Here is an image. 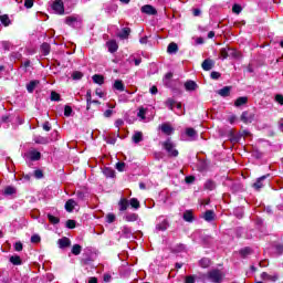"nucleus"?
<instances>
[{"label":"nucleus","mask_w":283,"mask_h":283,"mask_svg":"<svg viewBox=\"0 0 283 283\" xmlns=\"http://www.w3.org/2000/svg\"><path fill=\"white\" fill-rule=\"evenodd\" d=\"M163 148L165 149L167 156L170 158H178V149H176V143L171 140V138L166 139V142L161 143Z\"/></svg>","instance_id":"nucleus-1"},{"label":"nucleus","mask_w":283,"mask_h":283,"mask_svg":"<svg viewBox=\"0 0 283 283\" xmlns=\"http://www.w3.org/2000/svg\"><path fill=\"white\" fill-rule=\"evenodd\" d=\"M205 277H206V280H209V282L220 283V282H222V280H224V273L218 269H213V270L209 271L205 275Z\"/></svg>","instance_id":"nucleus-2"},{"label":"nucleus","mask_w":283,"mask_h":283,"mask_svg":"<svg viewBox=\"0 0 283 283\" xmlns=\"http://www.w3.org/2000/svg\"><path fill=\"white\" fill-rule=\"evenodd\" d=\"M23 158L27 163H34L36 160H41V151L31 148L29 151L24 154Z\"/></svg>","instance_id":"nucleus-3"},{"label":"nucleus","mask_w":283,"mask_h":283,"mask_svg":"<svg viewBox=\"0 0 283 283\" xmlns=\"http://www.w3.org/2000/svg\"><path fill=\"white\" fill-rule=\"evenodd\" d=\"M51 8L55 14L65 13V6L63 4V0H54L51 4Z\"/></svg>","instance_id":"nucleus-4"},{"label":"nucleus","mask_w":283,"mask_h":283,"mask_svg":"<svg viewBox=\"0 0 283 283\" xmlns=\"http://www.w3.org/2000/svg\"><path fill=\"white\" fill-rule=\"evenodd\" d=\"M169 229V221L167 219L160 217L156 224V231H167Z\"/></svg>","instance_id":"nucleus-5"},{"label":"nucleus","mask_w":283,"mask_h":283,"mask_svg":"<svg viewBox=\"0 0 283 283\" xmlns=\"http://www.w3.org/2000/svg\"><path fill=\"white\" fill-rule=\"evenodd\" d=\"M81 23V18L76 15H70L65 19L66 25H72V28H76Z\"/></svg>","instance_id":"nucleus-6"},{"label":"nucleus","mask_w":283,"mask_h":283,"mask_svg":"<svg viewBox=\"0 0 283 283\" xmlns=\"http://www.w3.org/2000/svg\"><path fill=\"white\" fill-rule=\"evenodd\" d=\"M266 178H269V175H264L260 178L256 179V181L253 184V188L256 190V191H260L262 189V187H264V180H266Z\"/></svg>","instance_id":"nucleus-7"},{"label":"nucleus","mask_w":283,"mask_h":283,"mask_svg":"<svg viewBox=\"0 0 283 283\" xmlns=\"http://www.w3.org/2000/svg\"><path fill=\"white\" fill-rule=\"evenodd\" d=\"M186 92H196L198 90V83L189 80L184 84Z\"/></svg>","instance_id":"nucleus-8"},{"label":"nucleus","mask_w":283,"mask_h":283,"mask_svg":"<svg viewBox=\"0 0 283 283\" xmlns=\"http://www.w3.org/2000/svg\"><path fill=\"white\" fill-rule=\"evenodd\" d=\"M57 244L60 249H67V247L72 245V241L67 237H63L62 239L57 240Z\"/></svg>","instance_id":"nucleus-9"},{"label":"nucleus","mask_w":283,"mask_h":283,"mask_svg":"<svg viewBox=\"0 0 283 283\" xmlns=\"http://www.w3.org/2000/svg\"><path fill=\"white\" fill-rule=\"evenodd\" d=\"M261 277L265 281V282H277V280H279V276H277V274H269V273H266V272H263L262 274H261Z\"/></svg>","instance_id":"nucleus-10"},{"label":"nucleus","mask_w":283,"mask_h":283,"mask_svg":"<svg viewBox=\"0 0 283 283\" xmlns=\"http://www.w3.org/2000/svg\"><path fill=\"white\" fill-rule=\"evenodd\" d=\"M159 129H161L163 134H166L167 136H171L174 134V127L167 123L161 124Z\"/></svg>","instance_id":"nucleus-11"},{"label":"nucleus","mask_w":283,"mask_h":283,"mask_svg":"<svg viewBox=\"0 0 283 283\" xmlns=\"http://www.w3.org/2000/svg\"><path fill=\"white\" fill-rule=\"evenodd\" d=\"M234 53H235V51H233L231 49L223 48L220 50V59H222V61H224V59H229V56L233 55Z\"/></svg>","instance_id":"nucleus-12"},{"label":"nucleus","mask_w":283,"mask_h":283,"mask_svg":"<svg viewBox=\"0 0 283 283\" xmlns=\"http://www.w3.org/2000/svg\"><path fill=\"white\" fill-rule=\"evenodd\" d=\"M142 12H144V14H158V11H156V8L151 4H145L142 7Z\"/></svg>","instance_id":"nucleus-13"},{"label":"nucleus","mask_w":283,"mask_h":283,"mask_svg":"<svg viewBox=\"0 0 283 283\" xmlns=\"http://www.w3.org/2000/svg\"><path fill=\"white\" fill-rule=\"evenodd\" d=\"M213 65H214L213 60H211V59H206V60L202 62L201 67H202V70H205L206 72H209V70H213Z\"/></svg>","instance_id":"nucleus-14"},{"label":"nucleus","mask_w":283,"mask_h":283,"mask_svg":"<svg viewBox=\"0 0 283 283\" xmlns=\"http://www.w3.org/2000/svg\"><path fill=\"white\" fill-rule=\"evenodd\" d=\"M107 48H108V52H111V54H114V52L118 51V43H116V40H111L106 43Z\"/></svg>","instance_id":"nucleus-15"},{"label":"nucleus","mask_w":283,"mask_h":283,"mask_svg":"<svg viewBox=\"0 0 283 283\" xmlns=\"http://www.w3.org/2000/svg\"><path fill=\"white\" fill-rule=\"evenodd\" d=\"M119 211H127L129 208V200L127 198H122L118 202Z\"/></svg>","instance_id":"nucleus-16"},{"label":"nucleus","mask_w":283,"mask_h":283,"mask_svg":"<svg viewBox=\"0 0 283 283\" xmlns=\"http://www.w3.org/2000/svg\"><path fill=\"white\" fill-rule=\"evenodd\" d=\"M254 115L249 112H243L241 115L242 123H253Z\"/></svg>","instance_id":"nucleus-17"},{"label":"nucleus","mask_w":283,"mask_h":283,"mask_svg":"<svg viewBox=\"0 0 283 283\" xmlns=\"http://www.w3.org/2000/svg\"><path fill=\"white\" fill-rule=\"evenodd\" d=\"M33 140L36 145H48L50 143V139L43 136H34Z\"/></svg>","instance_id":"nucleus-18"},{"label":"nucleus","mask_w":283,"mask_h":283,"mask_svg":"<svg viewBox=\"0 0 283 283\" xmlns=\"http://www.w3.org/2000/svg\"><path fill=\"white\" fill-rule=\"evenodd\" d=\"M74 207H76V201H74V199H69V200L65 202V210H66L69 213H72V211H74Z\"/></svg>","instance_id":"nucleus-19"},{"label":"nucleus","mask_w":283,"mask_h":283,"mask_svg":"<svg viewBox=\"0 0 283 283\" xmlns=\"http://www.w3.org/2000/svg\"><path fill=\"white\" fill-rule=\"evenodd\" d=\"M113 87L114 90H117V92H125V84H123V80H115Z\"/></svg>","instance_id":"nucleus-20"},{"label":"nucleus","mask_w":283,"mask_h":283,"mask_svg":"<svg viewBox=\"0 0 283 283\" xmlns=\"http://www.w3.org/2000/svg\"><path fill=\"white\" fill-rule=\"evenodd\" d=\"M247 103H249V97L247 96L238 97L237 101L234 102V106L242 107V105H247Z\"/></svg>","instance_id":"nucleus-21"},{"label":"nucleus","mask_w":283,"mask_h":283,"mask_svg":"<svg viewBox=\"0 0 283 283\" xmlns=\"http://www.w3.org/2000/svg\"><path fill=\"white\" fill-rule=\"evenodd\" d=\"M9 262H11V264H13L14 266H21L23 264V262L21 261V256L19 255L10 256Z\"/></svg>","instance_id":"nucleus-22"},{"label":"nucleus","mask_w":283,"mask_h":283,"mask_svg":"<svg viewBox=\"0 0 283 283\" xmlns=\"http://www.w3.org/2000/svg\"><path fill=\"white\" fill-rule=\"evenodd\" d=\"M216 218V213H213V210H207L203 214V219L206 222H211Z\"/></svg>","instance_id":"nucleus-23"},{"label":"nucleus","mask_w":283,"mask_h":283,"mask_svg":"<svg viewBox=\"0 0 283 283\" xmlns=\"http://www.w3.org/2000/svg\"><path fill=\"white\" fill-rule=\"evenodd\" d=\"M219 96L227 97L231 94V86H224L223 88L218 91Z\"/></svg>","instance_id":"nucleus-24"},{"label":"nucleus","mask_w":283,"mask_h":283,"mask_svg":"<svg viewBox=\"0 0 283 283\" xmlns=\"http://www.w3.org/2000/svg\"><path fill=\"white\" fill-rule=\"evenodd\" d=\"M186 135L189 136L190 140H196V138L198 137V133L193 128H187Z\"/></svg>","instance_id":"nucleus-25"},{"label":"nucleus","mask_w":283,"mask_h":283,"mask_svg":"<svg viewBox=\"0 0 283 283\" xmlns=\"http://www.w3.org/2000/svg\"><path fill=\"white\" fill-rule=\"evenodd\" d=\"M36 85H39V81L36 80L31 81L29 84H27V91L29 92V94H32V92H34Z\"/></svg>","instance_id":"nucleus-26"},{"label":"nucleus","mask_w":283,"mask_h":283,"mask_svg":"<svg viewBox=\"0 0 283 283\" xmlns=\"http://www.w3.org/2000/svg\"><path fill=\"white\" fill-rule=\"evenodd\" d=\"M3 193L6 196H14V193H17V188L13 187V186H8V187L4 188Z\"/></svg>","instance_id":"nucleus-27"},{"label":"nucleus","mask_w":283,"mask_h":283,"mask_svg":"<svg viewBox=\"0 0 283 283\" xmlns=\"http://www.w3.org/2000/svg\"><path fill=\"white\" fill-rule=\"evenodd\" d=\"M184 220L186 222H193V212L191 210L184 212Z\"/></svg>","instance_id":"nucleus-28"},{"label":"nucleus","mask_w":283,"mask_h":283,"mask_svg":"<svg viewBox=\"0 0 283 283\" xmlns=\"http://www.w3.org/2000/svg\"><path fill=\"white\" fill-rule=\"evenodd\" d=\"M142 140H143V133L142 132H135V134L133 135V143L138 145V143H142Z\"/></svg>","instance_id":"nucleus-29"},{"label":"nucleus","mask_w":283,"mask_h":283,"mask_svg":"<svg viewBox=\"0 0 283 283\" xmlns=\"http://www.w3.org/2000/svg\"><path fill=\"white\" fill-rule=\"evenodd\" d=\"M168 54H176L178 52V44L171 42L167 48Z\"/></svg>","instance_id":"nucleus-30"},{"label":"nucleus","mask_w":283,"mask_h":283,"mask_svg":"<svg viewBox=\"0 0 283 283\" xmlns=\"http://www.w3.org/2000/svg\"><path fill=\"white\" fill-rule=\"evenodd\" d=\"M132 32V29L124 28L122 29V32L118 34L119 39H127Z\"/></svg>","instance_id":"nucleus-31"},{"label":"nucleus","mask_w":283,"mask_h":283,"mask_svg":"<svg viewBox=\"0 0 283 283\" xmlns=\"http://www.w3.org/2000/svg\"><path fill=\"white\" fill-rule=\"evenodd\" d=\"M81 251H83V247H81V244H74L71 250L73 255H81Z\"/></svg>","instance_id":"nucleus-32"},{"label":"nucleus","mask_w":283,"mask_h":283,"mask_svg":"<svg viewBox=\"0 0 283 283\" xmlns=\"http://www.w3.org/2000/svg\"><path fill=\"white\" fill-rule=\"evenodd\" d=\"M93 82L97 85H103V83H105V77H103V75L95 74L93 75Z\"/></svg>","instance_id":"nucleus-33"},{"label":"nucleus","mask_w":283,"mask_h":283,"mask_svg":"<svg viewBox=\"0 0 283 283\" xmlns=\"http://www.w3.org/2000/svg\"><path fill=\"white\" fill-rule=\"evenodd\" d=\"M128 205H130V207L133 209H140V201H138V199L136 198H132L129 201H128Z\"/></svg>","instance_id":"nucleus-34"},{"label":"nucleus","mask_w":283,"mask_h":283,"mask_svg":"<svg viewBox=\"0 0 283 283\" xmlns=\"http://www.w3.org/2000/svg\"><path fill=\"white\" fill-rule=\"evenodd\" d=\"M126 222H136L138 220V214L136 213H129L125 216Z\"/></svg>","instance_id":"nucleus-35"},{"label":"nucleus","mask_w":283,"mask_h":283,"mask_svg":"<svg viewBox=\"0 0 283 283\" xmlns=\"http://www.w3.org/2000/svg\"><path fill=\"white\" fill-rule=\"evenodd\" d=\"M199 264L202 269H208V266L211 264V260L203 258L199 261Z\"/></svg>","instance_id":"nucleus-36"},{"label":"nucleus","mask_w":283,"mask_h":283,"mask_svg":"<svg viewBox=\"0 0 283 283\" xmlns=\"http://www.w3.org/2000/svg\"><path fill=\"white\" fill-rule=\"evenodd\" d=\"M205 189L213 191L216 189V182H213L212 180H207L205 184Z\"/></svg>","instance_id":"nucleus-37"},{"label":"nucleus","mask_w":283,"mask_h":283,"mask_svg":"<svg viewBox=\"0 0 283 283\" xmlns=\"http://www.w3.org/2000/svg\"><path fill=\"white\" fill-rule=\"evenodd\" d=\"M103 174L106 178H114L115 175L114 169L112 168H104Z\"/></svg>","instance_id":"nucleus-38"},{"label":"nucleus","mask_w":283,"mask_h":283,"mask_svg":"<svg viewBox=\"0 0 283 283\" xmlns=\"http://www.w3.org/2000/svg\"><path fill=\"white\" fill-rule=\"evenodd\" d=\"M0 21L2 24H4L6 28L10 25V17H8V14L1 15Z\"/></svg>","instance_id":"nucleus-39"},{"label":"nucleus","mask_w":283,"mask_h":283,"mask_svg":"<svg viewBox=\"0 0 283 283\" xmlns=\"http://www.w3.org/2000/svg\"><path fill=\"white\" fill-rule=\"evenodd\" d=\"M71 76L73 81H81V78H83V73L81 71H75Z\"/></svg>","instance_id":"nucleus-40"},{"label":"nucleus","mask_w":283,"mask_h":283,"mask_svg":"<svg viewBox=\"0 0 283 283\" xmlns=\"http://www.w3.org/2000/svg\"><path fill=\"white\" fill-rule=\"evenodd\" d=\"M176 101L174 98H168L166 101V107H168V109H171V112H174V106L176 105Z\"/></svg>","instance_id":"nucleus-41"},{"label":"nucleus","mask_w":283,"mask_h":283,"mask_svg":"<svg viewBox=\"0 0 283 283\" xmlns=\"http://www.w3.org/2000/svg\"><path fill=\"white\" fill-rule=\"evenodd\" d=\"M176 114L177 116H184L185 109H182V103H177L176 104Z\"/></svg>","instance_id":"nucleus-42"},{"label":"nucleus","mask_w":283,"mask_h":283,"mask_svg":"<svg viewBox=\"0 0 283 283\" xmlns=\"http://www.w3.org/2000/svg\"><path fill=\"white\" fill-rule=\"evenodd\" d=\"M41 51L44 54V56H48V54H50V45L48 43H43L41 45Z\"/></svg>","instance_id":"nucleus-43"},{"label":"nucleus","mask_w":283,"mask_h":283,"mask_svg":"<svg viewBox=\"0 0 283 283\" xmlns=\"http://www.w3.org/2000/svg\"><path fill=\"white\" fill-rule=\"evenodd\" d=\"M240 255L242 258H247L248 255H251V248H243L240 250Z\"/></svg>","instance_id":"nucleus-44"},{"label":"nucleus","mask_w":283,"mask_h":283,"mask_svg":"<svg viewBox=\"0 0 283 283\" xmlns=\"http://www.w3.org/2000/svg\"><path fill=\"white\" fill-rule=\"evenodd\" d=\"M48 219H49V222H51V224H59V222H61L59 217H54L52 214H48Z\"/></svg>","instance_id":"nucleus-45"},{"label":"nucleus","mask_w":283,"mask_h":283,"mask_svg":"<svg viewBox=\"0 0 283 283\" xmlns=\"http://www.w3.org/2000/svg\"><path fill=\"white\" fill-rule=\"evenodd\" d=\"M147 114V109L140 107L138 113H137V116L138 118H140L142 120H145V115Z\"/></svg>","instance_id":"nucleus-46"},{"label":"nucleus","mask_w":283,"mask_h":283,"mask_svg":"<svg viewBox=\"0 0 283 283\" xmlns=\"http://www.w3.org/2000/svg\"><path fill=\"white\" fill-rule=\"evenodd\" d=\"M33 176H34V178H36V180H41V178H43V170H41V169L34 170Z\"/></svg>","instance_id":"nucleus-47"},{"label":"nucleus","mask_w":283,"mask_h":283,"mask_svg":"<svg viewBox=\"0 0 283 283\" xmlns=\"http://www.w3.org/2000/svg\"><path fill=\"white\" fill-rule=\"evenodd\" d=\"M115 220H116V216H115L114 213H108V214L106 216V222H107L108 224H112V222H115Z\"/></svg>","instance_id":"nucleus-48"},{"label":"nucleus","mask_w":283,"mask_h":283,"mask_svg":"<svg viewBox=\"0 0 283 283\" xmlns=\"http://www.w3.org/2000/svg\"><path fill=\"white\" fill-rule=\"evenodd\" d=\"M72 107L71 106H69V105H66L65 107H64V116H66V118H70V116H72Z\"/></svg>","instance_id":"nucleus-49"},{"label":"nucleus","mask_w":283,"mask_h":283,"mask_svg":"<svg viewBox=\"0 0 283 283\" xmlns=\"http://www.w3.org/2000/svg\"><path fill=\"white\" fill-rule=\"evenodd\" d=\"M232 12H234V14H240V12H242V7L240 4H233Z\"/></svg>","instance_id":"nucleus-50"},{"label":"nucleus","mask_w":283,"mask_h":283,"mask_svg":"<svg viewBox=\"0 0 283 283\" xmlns=\"http://www.w3.org/2000/svg\"><path fill=\"white\" fill-rule=\"evenodd\" d=\"M51 101H56V102L61 101V95L54 91L51 92Z\"/></svg>","instance_id":"nucleus-51"},{"label":"nucleus","mask_w":283,"mask_h":283,"mask_svg":"<svg viewBox=\"0 0 283 283\" xmlns=\"http://www.w3.org/2000/svg\"><path fill=\"white\" fill-rule=\"evenodd\" d=\"M67 229H75L76 228V221L74 220H67L66 221Z\"/></svg>","instance_id":"nucleus-52"},{"label":"nucleus","mask_w":283,"mask_h":283,"mask_svg":"<svg viewBox=\"0 0 283 283\" xmlns=\"http://www.w3.org/2000/svg\"><path fill=\"white\" fill-rule=\"evenodd\" d=\"M31 242H32L33 244H38V242H41V237H40L39 234H33V235L31 237Z\"/></svg>","instance_id":"nucleus-53"},{"label":"nucleus","mask_w":283,"mask_h":283,"mask_svg":"<svg viewBox=\"0 0 283 283\" xmlns=\"http://www.w3.org/2000/svg\"><path fill=\"white\" fill-rule=\"evenodd\" d=\"M123 125H125L123 119H116L115 127L118 129V132H120V127H123Z\"/></svg>","instance_id":"nucleus-54"},{"label":"nucleus","mask_w":283,"mask_h":283,"mask_svg":"<svg viewBox=\"0 0 283 283\" xmlns=\"http://www.w3.org/2000/svg\"><path fill=\"white\" fill-rule=\"evenodd\" d=\"M116 169L117 171H125V163H117Z\"/></svg>","instance_id":"nucleus-55"},{"label":"nucleus","mask_w":283,"mask_h":283,"mask_svg":"<svg viewBox=\"0 0 283 283\" xmlns=\"http://www.w3.org/2000/svg\"><path fill=\"white\" fill-rule=\"evenodd\" d=\"M14 251H23V243L15 242L14 244Z\"/></svg>","instance_id":"nucleus-56"},{"label":"nucleus","mask_w":283,"mask_h":283,"mask_svg":"<svg viewBox=\"0 0 283 283\" xmlns=\"http://www.w3.org/2000/svg\"><path fill=\"white\" fill-rule=\"evenodd\" d=\"M32 6H34V0H25L24 1V7L30 9L32 8Z\"/></svg>","instance_id":"nucleus-57"},{"label":"nucleus","mask_w":283,"mask_h":283,"mask_svg":"<svg viewBox=\"0 0 283 283\" xmlns=\"http://www.w3.org/2000/svg\"><path fill=\"white\" fill-rule=\"evenodd\" d=\"M42 127L44 132H50V129H52V125H50V122H45Z\"/></svg>","instance_id":"nucleus-58"},{"label":"nucleus","mask_w":283,"mask_h":283,"mask_svg":"<svg viewBox=\"0 0 283 283\" xmlns=\"http://www.w3.org/2000/svg\"><path fill=\"white\" fill-rule=\"evenodd\" d=\"M210 76H211V78H213V81H218V78L220 77V73L213 71V72L210 74Z\"/></svg>","instance_id":"nucleus-59"},{"label":"nucleus","mask_w":283,"mask_h":283,"mask_svg":"<svg viewBox=\"0 0 283 283\" xmlns=\"http://www.w3.org/2000/svg\"><path fill=\"white\" fill-rule=\"evenodd\" d=\"M186 182H187V185H191V182H193L195 180H196V177H193V176H188V177H186Z\"/></svg>","instance_id":"nucleus-60"},{"label":"nucleus","mask_w":283,"mask_h":283,"mask_svg":"<svg viewBox=\"0 0 283 283\" xmlns=\"http://www.w3.org/2000/svg\"><path fill=\"white\" fill-rule=\"evenodd\" d=\"M112 114H114V111H112V109H106V111L104 112L105 118H111V117H112Z\"/></svg>","instance_id":"nucleus-61"},{"label":"nucleus","mask_w":283,"mask_h":283,"mask_svg":"<svg viewBox=\"0 0 283 283\" xmlns=\"http://www.w3.org/2000/svg\"><path fill=\"white\" fill-rule=\"evenodd\" d=\"M185 283H196V277H193V276H186Z\"/></svg>","instance_id":"nucleus-62"},{"label":"nucleus","mask_w":283,"mask_h":283,"mask_svg":"<svg viewBox=\"0 0 283 283\" xmlns=\"http://www.w3.org/2000/svg\"><path fill=\"white\" fill-rule=\"evenodd\" d=\"M95 94H96V96H99V98H103V96H105V93H103V91L101 88H97L95 91Z\"/></svg>","instance_id":"nucleus-63"},{"label":"nucleus","mask_w":283,"mask_h":283,"mask_svg":"<svg viewBox=\"0 0 283 283\" xmlns=\"http://www.w3.org/2000/svg\"><path fill=\"white\" fill-rule=\"evenodd\" d=\"M275 101H276V103H279L280 105H283V96H282V95H276V96H275Z\"/></svg>","instance_id":"nucleus-64"}]
</instances>
